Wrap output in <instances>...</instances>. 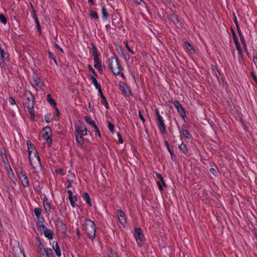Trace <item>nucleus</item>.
<instances>
[{"label": "nucleus", "instance_id": "9", "mask_svg": "<svg viewBox=\"0 0 257 257\" xmlns=\"http://www.w3.org/2000/svg\"><path fill=\"white\" fill-rule=\"evenodd\" d=\"M119 86L122 92V93L126 97H129L131 95V90L130 87L124 83H121Z\"/></svg>", "mask_w": 257, "mask_h": 257}, {"label": "nucleus", "instance_id": "32", "mask_svg": "<svg viewBox=\"0 0 257 257\" xmlns=\"http://www.w3.org/2000/svg\"><path fill=\"white\" fill-rule=\"evenodd\" d=\"M92 56H93V59L94 58H98V52L97 48L94 45H93V46L92 47Z\"/></svg>", "mask_w": 257, "mask_h": 257}, {"label": "nucleus", "instance_id": "61", "mask_svg": "<svg viewBox=\"0 0 257 257\" xmlns=\"http://www.w3.org/2000/svg\"><path fill=\"white\" fill-rule=\"evenodd\" d=\"M168 151L169 152H170V155H171V156H172V155H173V151L170 149L169 148V146H168Z\"/></svg>", "mask_w": 257, "mask_h": 257}, {"label": "nucleus", "instance_id": "46", "mask_svg": "<svg viewBox=\"0 0 257 257\" xmlns=\"http://www.w3.org/2000/svg\"><path fill=\"white\" fill-rule=\"evenodd\" d=\"M157 176L158 178L159 179H160V181L162 182V183L163 184V185H165V183L164 182V180L163 178L162 177V176L160 174H157Z\"/></svg>", "mask_w": 257, "mask_h": 257}, {"label": "nucleus", "instance_id": "63", "mask_svg": "<svg viewBox=\"0 0 257 257\" xmlns=\"http://www.w3.org/2000/svg\"><path fill=\"white\" fill-rule=\"evenodd\" d=\"M210 172L212 174H214L215 172H216L215 170L213 168H211L210 170Z\"/></svg>", "mask_w": 257, "mask_h": 257}, {"label": "nucleus", "instance_id": "29", "mask_svg": "<svg viewBox=\"0 0 257 257\" xmlns=\"http://www.w3.org/2000/svg\"><path fill=\"white\" fill-rule=\"evenodd\" d=\"M8 173L9 174V177L11 180L14 183H16V178L15 177L14 173H13V171L11 170V168L9 169V170H8Z\"/></svg>", "mask_w": 257, "mask_h": 257}, {"label": "nucleus", "instance_id": "30", "mask_svg": "<svg viewBox=\"0 0 257 257\" xmlns=\"http://www.w3.org/2000/svg\"><path fill=\"white\" fill-rule=\"evenodd\" d=\"M155 112L157 116V123L161 122H163L164 120L162 116L160 115L159 111L158 109H155Z\"/></svg>", "mask_w": 257, "mask_h": 257}, {"label": "nucleus", "instance_id": "54", "mask_svg": "<svg viewBox=\"0 0 257 257\" xmlns=\"http://www.w3.org/2000/svg\"><path fill=\"white\" fill-rule=\"evenodd\" d=\"M234 22L237 28H238L239 27L238 24L237 22V18L235 16H234Z\"/></svg>", "mask_w": 257, "mask_h": 257}, {"label": "nucleus", "instance_id": "37", "mask_svg": "<svg viewBox=\"0 0 257 257\" xmlns=\"http://www.w3.org/2000/svg\"><path fill=\"white\" fill-rule=\"evenodd\" d=\"M179 148L181 151H182L185 154L188 151V149L186 146L183 143H182L181 145L179 146Z\"/></svg>", "mask_w": 257, "mask_h": 257}, {"label": "nucleus", "instance_id": "13", "mask_svg": "<svg viewBox=\"0 0 257 257\" xmlns=\"http://www.w3.org/2000/svg\"><path fill=\"white\" fill-rule=\"evenodd\" d=\"M117 50L118 51V53L120 56H122L126 61L130 60V57L129 54H127L121 47H119Z\"/></svg>", "mask_w": 257, "mask_h": 257}, {"label": "nucleus", "instance_id": "41", "mask_svg": "<svg viewBox=\"0 0 257 257\" xmlns=\"http://www.w3.org/2000/svg\"><path fill=\"white\" fill-rule=\"evenodd\" d=\"M0 22L4 25L6 24L7 22L6 18L2 14H0Z\"/></svg>", "mask_w": 257, "mask_h": 257}, {"label": "nucleus", "instance_id": "58", "mask_svg": "<svg viewBox=\"0 0 257 257\" xmlns=\"http://www.w3.org/2000/svg\"><path fill=\"white\" fill-rule=\"evenodd\" d=\"M55 110H56V115L58 117L59 116L60 113H59V111L58 109L57 108H55Z\"/></svg>", "mask_w": 257, "mask_h": 257}, {"label": "nucleus", "instance_id": "8", "mask_svg": "<svg viewBox=\"0 0 257 257\" xmlns=\"http://www.w3.org/2000/svg\"><path fill=\"white\" fill-rule=\"evenodd\" d=\"M44 133L43 134V139L46 141L47 143L49 145H51L52 143V139L50 138V133L51 132V130L50 127L48 126H46L43 128Z\"/></svg>", "mask_w": 257, "mask_h": 257}, {"label": "nucleus", "instance_id": "21", "mask_svg": "<svg viewBox=\"0 0 257 257\" xmlns=\"http://www.w3.org/2000/svg\"><path fill=\"white\" fill-rule=\"evenodd\" d=\"M33 212L37 219L43 217L42 216V209L40 208H35L33 210Z\"/></svg>", "mask_w": 257, "mask_h": 257}, {"label": "nucleus", "instance_id": "50", "mask_svg": "<svg viewBox=\"0 0 257 257\" xmlns=\"http://www.w3.org/2000/svg\"><path fill=\"white\" fill-rule=\"evenodd\" d=\"M233 38L235 44L239 43L237 36L235 35L234 33H233Z\"/></svg>", "mask_w": 257, "mask_h": 257}, {"label": "nucleus", "instance_id": "26", "mask_svg": "<svg viewBox=\"0 0 257 257\" xmlns=\"http://www.w3.org/2000/svg\"><path fill=\"white\" fill-rule=\"evenodd\" d=\"M33 17L35 20V23H36V27L38 29V31L39 32H41V26H40V23L38 21V19L37 18V15L36 14H33Z\"/></svg>", "mask_w": 257, "mask_h": 257}, {"label": "nucleus", "instance_id": "52", "mask_svg": "<svg viewBox=\"0 0 257 257\" xmlns=\"http://www.w3.org/2000/svg\"><path fill=\"white\" fill-rule=\"evenodd\" d=\"M251 75L256 84H257V77L252 72L251 73Z\"/></svg>", "mask_w": 257, "mask_h": 257}, {"label": "nucleus", "instance_id": "51", "mask_svg": "<svg viewBox=\"0 0 257 257\" xmlns=\"http://www.w3.org/2000/svg\"><path fill=\"white\" fill-rule=\"evenodd\" d=\"M162 185H163V184L162 183L161 181V182H158V187H159V188L160 190H163Z\"/></svg>", "mask_w": 257, "mask_h": 257}, {"label": "nucleus", "instance_id": "59", "mask_svg": "<svg viewBox=\"0 0 257 257\" xmlns=\"http://www.w3.org/2000/svg\"><path fill=\"white\" fill-rule=\"evenodd\" d=\"M19 257H25L24 252L22 251L21 249H20V254L19 255Z\"/></svg>", "mask_w": 257, "mask_h": 257}, {"label": "nucleus", "instance_id": "45", "mask_svg": "<svg viewBox=\"0 0 257 257\" xmlns=\"http://www.w3.org/2000/svg\"><path fill=\"white\" fill-rule=\"evenodd\" d=\"M139 116L140 119H141V120L143 121V122H145V119L144 116L143 115V114L142 113L141 110H139Z\"/></svg>", "mask_w": 257, "mask_h": 257}, {"label": "nucleus", "instance_id": "34", "mask_svg": "<svg viewBox=\"0 0 257 257\" xmlns=\"http://www.w3.org/2000/svg\"><path fill=\"white\" fill-rule=\"evenodd\" d=\"M47 101L51 105L56 106V103L55 101L53 98H52L50 94L47 95Z\"/></svg>", "mask_w": 257, "mask_h": 257}, {"label": "nucleus", "instance_id": "62", "mask_svg": "<svg viewBox=\"0 0 257 257\" xmlns=\"http://www.w3.org/2000/svg\"><path fill=\"white\" fill-rule=\"evenodd\" d=\"M90 79L92 81V82H94V81H96L97 80L96 79L95 77L94 76H91Z\"/></svg>", "mask_w": 257, "mask_h": 257}, {"label": "nucleus", "instance_id": "7", "mask_svg": "<svg viewBox=\"0 0 257 257\" xmlns=\"http://www.w3.org/2000/svg\"><path fill=\"white\" fill-rule=\"evenodd\" d=\"M24 104L28 108L29 113L31 115V117H34L35 112L34 110V101L33 99L27 97L24 100Z\"/></svg>", "mask_w": 257, "mask_h": 257}, {"label": "nucleus", "instance_id": "35", "mask_svg": "<svg viewBox=\"0 0 257 257\" xmlns=\"http://www.w3.org/2000/svg\"><path fill=\"white\" fill-rule=\"evenodd\" d=\"M94 66L95 68H98L101 66V61L99 58H94Z\"/></svg>", "mask_w": 257, "mask_h": 257}, {"label": "nucleus", "instance_id": "56", "mask_svg": "<svg viewBox=\"0 0 257 257\" xmlns=\"http://www.w3.org/2000/svg\"><path fill=\"white\" fill-rule=\"evenodd\" d=\"M237 31H238V35H239V38L243 37L242 34L240 30L239 29V27L237 28Z\"/></svg>", "mask_w": 257, "mask_h": 257}, {"label": "nucleus", "instance_id": "39", "mask_svg": "<svg viewBox=\"0 0 257 257\" xmlns=\"http://www.w3.org/2000/svg\"><path fill=\"white\" fill-rule=\"evenodd\" d=\"M92 84L94 85L95 88L98 90V93L101 92L102 91L100 85L98 83L97 80L94 81L92 82Z\"/></svg>", "mask_w": 257, "mask_h": 257}, {"label": "nucleus", "instance_id": "25", "mask_svg": "<svg viewBox=\"0 0 257 257\" xmlns=\"http://www.w3.org/2000/svg\"><path fill=\"white\" fill-rule=\"evenodd\" d=\"M70 204L72 207L74 208L76 206V202L77 201V198L76 196L73 195L69 198Z\"/></svg>", "mask_w": 257, "mask_h": 257}, {"label": "nucleus", "instance_id": "6", "mask_svg": "<svg viewBox=\"0 0 257 257\" xmlns=\"http://www.w3.org/2000/svg\"><path fill=\"white\" fill-rule=\"evenodd\" d=\"M134 235L138 245L141 246L145 241V237L141 229L140 228H135Z\"/></svg>", "mask_w": 257, "mask_h": 257}, {"label": "nucleus", "instance_id": "22", "mask_svg": "<svg viewBox=\"0 0 257 257\" xmlns=\"http://www.w3.org/2000/svg\"><path fill=\"white\" fill-rule=\"evenodd\" d=\"M101 99H102V100H101V103L105 106V107L108 109L109 108V105H108V103L107 101V100L105 98V97L104 96V95L102 93V92L101 91V92H99V93Z\"/></svg>", "mask_w": 257, "mask_h": 257}, {"label": "nucleus", "instance_id": "49", "mask_svg": "<svg viewBox=\"0 0 257 257\" xmlns=\"http://www.w3.org/2000/svg\"><path fill=\"white\" fill-rule=\"evenodd\" d=\"M88 68L89 69V70H90V71L95 75V76H96V73L95 72V70L91 67V65H89L88 66Z\"/></svg>", "mask_w": 257, "mask_h": 257}, {"label": "nucleus", "instance_id": "55", "mask_svg": "<svg viewBox=\"0 0 257 257\" xmlns=\"http://www.w3.org/2000/svg\"><path fill=\"white\" fill-rule=\"evenodd\" d=\"M134 2L137 5H140L143 2V0H133Z\"/></svg>", "mask_w": 257, "mask_h": 257}, {"label": "nucleus", "instance_id": "64", "mask_svg": "<svg viewBox=\"0 0 257 257\" xmlns=\"http://www.w3.org/2000/svg\"><path fill=\"white\" fill-rule=\"evenodd\" d=\"M49 57H50V58H52V59L54 60V61H55V62H56V61L55 59V58H54L52 57V54H51V53H49Z\"/></svg>", "mask_w": 257, "mask_h": 257}, {"label": "nucleus", "instance_id": "28", "mask_svg": "<svg viewBox=\"0 0 257 257\" xmlns=\"http://www.w3.org/2000/svg\"><path fill=\"white\" fill-rule=\"evenodd\" d=\"M124 43H125V47L127 48V50L130 53H131L132 54H135V52L132 49V42L128 43L127 41H126V42H124Z\"/></svg>", "mask_w": 257, "mask_h": 257}, {"label": "nucleus", "instance_id": "47", "mask_svg": "<svg viewBox=\"0 0 257 257\" xmlns=\"http://www.w3.org/2000/svg\"><path fill=\"white\" fill-rule=\"evenodd\" d=\"M171 20L174 24H177L178 23V19L175 16H172Z\"/></svg>", "mask_w": 257, "mask_h": 257}, {"label": "nucleus", "instance_id": "17", "mask_svg": "<svg viewBox=\"0 0 257 257\" xmlns=\"http://www.w3.org/2000/svg\"><path fill=\"white\" fill-rule=\"evenodd\" d=\"M6 53L5 51L0 48V66H4V61L6 60Z\"/></svg>", "mask_w": 257, "mask_h": 257}, {"label": "nucleus", "instance_id": "10", "mask_svg": "<svg viewBox=\"0 0 257 257\" xmlns=\"http://www.w3.org/2000/svg\"><path fill=\"white\" fill-rule=\"evenodd\" d=\"M116 213L120 223L124 227L126 224V219L124 212L120 210H117Z\"/></svg>", "mask_w": 257, "mask_h": 257}, {"label": "nucleus", "instance_id": "3", "mask_svg": "<svg viewBox=\"0 0 257 257\" xmlns=\"http://www.w3.org/2000/svg\"><path fill=\"white\" fill-rule=\"evenodd\" d=\"M88 132L86 127L83 125L75 126V136L76 141L79 145H82L84 143L83 136L87 135Z\"/></svg>", "mask_w": 257, "mask_h": 257}, {"label": "nucleus", "instance_id": "31", "mask_svg": "<svg viewBox=\"0 0 257 257\" xmlns=\"http://www.w3.org/2000/svg\"><path fill=\"white\" fill-rule=\"evenodd\" d=\"M37 224L39 226L41 227L43 229L46 227V226L44 224V219L43 217L40 218V219H37Z\"/></svg>", "mask_w": 257, "mask_h": 257}, {"label": "nucleus", "instance_id": "5", "mask_svg": "<svg viewBox=\"0 0 257 257\" xmlns=\"http://www.w3.org/2000/svg\"><path fill=\"white\" fill-rule=\"evenodd\" d=\"M17 174H19V177L23 186L25 187H28L29 184V179L26 173L24 172L22 168L17 167Z\"/></svg>", "mask_w": 257, "mask_h": 257}, {"label": "nucleus", "instance_id": "11", "mask_svg": "<svg viewBox=\"0 0 257 257\" xmlns=\"http://www.w3.org/2000/svg\"><path fill=\"white\" fill-rule=\"evenodd\" d=\"M174 105L177 108L179 113L182 118H184L185 116V111L182 105L179 102V101H175Z\"/></svg>", "mask_w": 257, "mask_h": 257}, {"label": "nucleus", "instance_id": "53", "mask_svg": "<svg viewBox=\"0 0 257 257\" xmlns=\"http://www.w3.org/2000/svg\"><path fill=\"white\" fill-rule=\"evenodd\" d=\"M67 192H68V197L69 198L71 197V196H73V193H72V191L71 190H68Z\"/></svg>", "mask_w": 257, "mask_h": 257}, {"label": "nucleus", "instance_id": "2", "mask_svg": "<svg viewBox=\"0 0 257 257\" xmlns=\"http://www.w3.org/2000/svg\"><path fill=\"white\" fill-rule=\"evenodd\" d=\"M107 64L112 72L115 75H119L122 71L121 65L118 60L114 57H111L107 61Z\"/></svg>", "mask_w": 257, "mask_h": 257}, {"label": "nucleus", "instance_id": "15", "mask_svg": "<svg viewBox=\"0 0 257 257\" xmlns=\"http://www.w3.org/2000/svg\"><path fill=\"white\" fill-rule=\"evenodd\" d=\"M43 205L45 211L49 213L51 210L50 204L48 201V198L46 197L43 199Z\"/></svg>", "mask_w": 257, "mask_h": 257}, {"label": "nucleus", "instance_id": "19", "mask_svg": "<svg viewBox=\"0 0 257 257\" xmlns=\"http://www.w3.org/2000/svg\"><path fill=\"white\" fill-rule=\"evenodd\" d=\"M183 46L185 49L189 51L191 53H194L195 50L193 47L188 42H185L183 44Z\"/></svg>", "mask_w": 257, "mask_h": 257}, {"label": "nucleus", "instance_id": "18", "mask_svg": "<svg viewBox=\"0 0 257 257\" xmlns=\"http://www.w3.org/2000/svg\"><path fill=\"white\" fill-rule=\"evenodd\" d=\"M158 128L162 134H164L166 133V126L164 122H161L157 123Z\"/></svg>", "mask_w": 257, "mask_h": 257}, {"label": "nucleus", "instance_id": "57", "mask_svg": "<svg viewBox=\"0 0 257 257\" xmlns=\"http://www.w3.org/2000/svg\"><path fill=\"white\" fill-rule=\"evenodd\" d=\"M45 120L46 121V122L49 123L50 122V120H49V116L45 115Z\"/></svg>", "mask_w": 257, "mask_h": 257}, {"label": "nucleus", "instance_id": "33", "mask_svg": "<svg viewBox=\"0 0 257 257\" xmlns=\"http://www.w3.org/2000/svg\"><path fill=\"white\" fill-rule=\"evenodd\" d=\"M182 132V134L186 139H191V138H192L191 135L189 132L188 131H187V130L183 129Z\"/></svg>", "mask_w": 257, "mask_h": 257}, {"label": "nucleus", "instance_id": "48", "mask_svg": "<svg viewBox=\"0 0 257 257\" xmlns=\"http://www.w3.org/2000/svg\"><path fill=\"white\" fill-rule=\"evenodd\" d=\"M9 101L10 103L11 104L14 105L15 104V99L12 97H10L9 98Z\"/></svg>", "mask_w": 257, "mask_h": 257}, {"label": "nucleus", "instance_id": "12", "mask_svg": "<svg viewBox=\"0 0 257 257\" xmlns=\"http://www.w3.org/2000/svg\"><path fill=\"white\" fill-rule=\"evenodd\" d=\"M33 79L34 81V85L39 89H42L43 84L41 81L40 78L36 74H34L33 76Z\"/></svg>", "mask_w": 257, "mask_h": 257}, {"label": "nucleus", "instance_id": "43", "mask_svg": "<svg viewBox=\"0 0 257 257\" xmlns=\"http://www.w3.org/2000/svg\"><path fill=\"white\" fill-rule=\"evenodd\" d=\"M240 41L243 46V48H244V49L246 50L247 49V46H246V44L244 38L243 37L240 38Z\"/></svg>", "mask_w": 257, "mask_h": 257}, {"label": "nucleus", "instance_id": "38", "mask_svg": "<svg viewBox=\"0 0 257 257\" xmlns=\"http://www.w3.org/2000/svg\"><path fill=\"white\" fill-rule=\"evenodd\" d=\"M89 14L91 18L98 19L99 18L97 13L92 10L89 11Z\"/></svg>", "mask_w": 257, "mask_h": 257}, {"label": "nucleus", "instance_id": "36", "mask_svg": "<svg viewBox=\"0 0 257 257\" xmlns=\"http://www.w3.org/2000/svg\"><path fill=\"white\" fill-rule=\"evenodd\" d=\"M101 13L102 14V18L104 20H107L108 17V13H107L105 8L104 7H102L101 8Z\"/></svg>", "mask_w": 257, "mask_h": 257}, {"label": "nucleus", "instance_id": "42", "mask_svg": "<svg viewBox=\"0 0 257 257\" xmlns=\"http://www.w3.org/2000/svg\"><path fill=\"white\" fill-rule=\"evenodd\" d=\"M108 129L109 130V131L111 132V133H114V125L111 124L110 122H108Z\"/></svg>", "mask_w": 257, "mask_h": 257}, {"label": "nucleus", "instance_id": "44", "mask_svg": "<svg viewBox=\"0 0 257 257\" xmlns=\"http://www.w3.org/2000/svg\"><path fill=\"white\" fill-rule=\"evenodd\" d=\"M235 46H236V48L237 50V51L238 52V53L239 54H242V50H241V48L240 46V45H239V43H237V44H235Z\"/></svg>", "mask_w": 257, "mask_h": 257}, {"label": "nucleus", "instance_id": "27", "mask_svg": "<svg viewBox=\"0 0 257 257\" xmlns=\"http://www.w3.org/2000/svg\"><path fill=\"white\" fill-rule=\"evenodd\" d=\"M82 197L86 203L89 204L90 206H91V202L90 199V197L87 193H84L83 194Z\"/></svg>", "mask_w": 257, "mask_h": 257}, {"label": "nucleus", "instance_id": "20", "mask_svg": "<svg viewBox=\"0 0 257 257\" xmlns=\"http://www.w3.org/2000/svg\"><path fill=\"white\" fill-rule=\"evenodd\" d=\"M84 120L87 123L89 124L90 125H92L95 130H97V126L95 124V122L93 120H92L89 116H85Z\"/></svg>", "mask_w": 257, "mask_h": 257}, {"label": "nucleus", "instance_id": "1", "mask_svg": "<svg viewBox=\"0 0 257 257\" xmlns=\"http://www.w3.org/2000/svg\"><path fill=\"white\" fill-rule=\"evenodd\" d=\"M81 223L82 230L85 231L88 237L91 239L94 238L96 227L94 222L89 219H84L81 220Z\"/></svg>", "mask_w": 257, "mask_h": 257}, {"label": "nucleus", "instance_id": "24", "mask_svg": "<svg viewBox=\"0 0 257 257\" xmlns=\"http://www.w3.org/2000/svg\"><path fill=\"white\" fill-rule=\"evenodd\" d=\"M43 251L44 252L40 257H50V255L52 254V250L50 248H44Z\"/></svg>", "mask_w": 257, "mask_h": 257}, {"label": "nucleus", "instance_id": "16", "mask_svg": "<svg viewBox=\"0 0 257 257\" xmlns=\"http://www.w3.org/2000/svg\"><path fill=\"white\" fill-rule=\"evenodd\" d=\"M43 233L46 237L49 239L53 238V232L49 229H47V227H45L43 229Z\"/></svg>", "mask_w": 257, "mask_h": 257}, {"label": "nucleus", "instance_id": "60", "mask_svg": "<svg viewBox=\"0 0 257 257\" xmlns=\"http://www.w3.org/2000/svg\"><path fill=\"white\" fill-rule=\"evenodd\" d=\"M96 68V69H98V70L100 72H101V73H102V72L103 70H102V66H100V67H99L98 68Z\"/></svg>", "mask_w": 257, "mask_h": 257}, {"label": "nucleus", "instance_id": "40", "mask_svg": "<svg viewBox=\"0 0 257 257\" xmlns=\"http://www.w3.org/2000/svg\"><path fill=\"white\" fill-rule=\"evenodd\" d=\"M27 146L29 151V155H30V151H32L33 152H34V150H36L35 148H34V146L31 144L30 142H27Z\"/></svg>", "mask_w": 257, "mask_h": 257}, {"label": "nucleus", "instance_id": "23", "mask_svg": "<svg viewBox=\"0 0 257 257\" xmlns=\"http://www.w3.org/2000/svg\"><path fill=\"white\" fill-rule=\"evenodd\" d=\"M53 249L55 250V251L56 252L57 255L58 257L61 256V250L60 249V247H59L57 242H56L55 243V244H54V242H53Z\"/></svg>", "mask_w": 257, "mask_h": 257}, {"label": "nucleus", "instance_id": "4", "mask_svg": "<svg viewBox=\"0 0 257 257\" xmlns=\"http://www.w3.org/2000/svg\"><path fill=\"white\" fill-rule=\"evenodd\" d=\"M29 161L31 165L34 168L41 167L40 159L37 150L34 152L30 151Z\"/></svg>", "mask_w": 257, "mask_h": 257}, {"label": "nucleus", "instance_id": "14", "mask_svg": "<svg viewBox=\"0 0 257 257\" xmlns=\"http://www.w3.org/2000/svg\"><path fill=\"white\" fill-rule=\"evenodd\" d=\"M212 70L213 72L214 75L217 77L220 83H221V81H223V80L222 77L220 76V72L217 69L216 67L213 65L212 66Z\"/></svg>", "mask_w": 257, "mask_h": 257}]
</instances>
